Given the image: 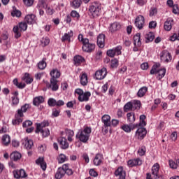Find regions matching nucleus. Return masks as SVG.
Wrapping results in <instances>:
<instances>
[{
    "instance_id": "f257e3e1",
    "label": "nucleus",
    "mask_w": 179,
    "mask_h": 179,
    "mask_svg": "<svg viewBox=\"0 0 179 179\" xmlns=\"http://www.w3.org/2000/svg\"><path fill=\"white\" fill-rule=\"evenodd\" d=\"M90 134H92V128L87 127L83 130H79L76 137L79 139L80 142L86 143L87 141H89V138H90Z\"/></svg>"
},
{
    "instance_id": "f03ea898",
    "label": "nucleus",
    "mask_w": 179,
    "mask_h": 179,
    "mask_svg": "<svg viewBox=\"0 0 179 179\" xmlns=\"http://www.w3.org/2000/svg\"><path fill=\"white\" fill-rule=\"evenodd\" d=\"M29 109V104L25 103L24 106L21 107L20 109L17 110V113L15 114V120H13V125H18L20 122H23V117L24 115L23 113H26Z\"/></svg>"
},
{
    "instance_id": "7ed1b4c3",
    "label": "nucleus",
    "mask_w": 179,
    "mask_h": 179,
    "mask_svg": "<svg viewBox=\"0 0 179 179\" xmlns=\"http://www.w3.org/2000/svg\"><path fill=\"white\" fill-rule=\"evenodd\" d=\"M89 12L92 17H99L101 13V4L99 2H94L89 7Z\"/></svg>"
},
{
    "instance_id": "20e7f679",
    "label": "nucleus",
    "mask_w": 179,
    "mask_h": 179,
    "mask_svg": "<svg viewBox=\"0 0 179 179\" xmlns=\"http://www.w3.org/2000/svg\"><path fill=\"white\" fill-rule=\"evenodd\" d=\"M83 44L82 49L85 52H92L96 48V45L94 43H90L89 39H85Z\"/></svg>"
},
{
    "instance_id": "39448f33",
    "label": "nucleus",
    "mask_w": 179,
    "mask_h": 179,
    "mask_svg": "<svg viewBox=\"0 0 179 179\" xmlns=\"http://www.w3.org/2000/svg\"><path fill=\"white\" fill-rule=\"evenodd\" d=\"M121 50H122V47L121 46H117L113 49L108 50L107 51V55L110 58H114L115 55H120Z\"/></svg>"
},
{
    "instance_id": "423d86ee",
    "label": "nucleus",
    "mask_w": 179,
    "mask_h": 179,
    "mask_svg": "<svg viewBox=\"0 0 179 179\" xmlns=\"http://www.w3.org/2000/svg\"><path fill=\"white\" fill-rule=\"evenodd\" d=\"M107 76V69L102 68L101 70H98L95 73V79L97 80H102Z\"/></svg>"
},
{
    "instance_id": "0eeeda50",
    "label": "nucleus",
    "mask_w": 179,
    "mask_h": 179,
    "mask_svg": "<svg viewBox=\"0 0 179 179\" xmlns=\"http://www.w3.org/2000/svg\"><path fill=\"white\" fill-rule=\"evenodd\" d=\"M136 27L139 30H142L143 29V24H145V17L143 15H138L134 22Z\"/></svg>"
},
{
    "instance_id": "6e6552de",
    "label": "nucleus",
    "mask_w": 179,
    "mask_h": 179,
    "mask_svg": "<svg viewBox=\"0 0 179 179\" xmlns=\"http://www.w3.org/2000/svg\"><path fill=\"white\" fill-rule=\"evenodd\" d=\"M146 134H148L146 129L145 127H140L136 131V137L137 139L142 141L146 136Z\"/></svg>"
},
{
    "instance_id": "1a4fd4ad",
    "label": "nucleus",
    "mask_w": 179,
    "mask_h": 179,
    "mask_svg": "<svg viewBox=\"0 0 179 179\" xmlns=\"http://www.w3.org/2000/svg\"><path fill=\"white\" fill-rule=\"evenodd\" d=\"M134 47L133 48V51H138V47H141V45H142V42L141 41V34H136L134 36Z\"/></svg>"
},
{
    "instance_id": "9d476101",
    "label": "nucleus",
    "mask_w": 179,
    "mask_h": 179,
    "mask_svg": "<svg viewBox=\"0 0 179 179\" xmlns=\"http://www.w3.org/2000/svg\"><path fill=\"white\" fill-rule=\"evenodd\" d=\"M162 62H170L171 61V55L167 50H163L160 55Z\"/></svg>"
},
{
    "instance_id": "9b49d317",
    "label": "nucleus",
    "mask_w": 179,
    "mask_h": 179,
    "mask_svg": "<svg viewBox=\"0 0 179 179\" xmlns=\"http://www.w3.org/2000/svg\"><path fill=\"white\" fill-rule=\"evenodd\" d=\"M50 83L47 85L48 89H51L52 92H57L58 89H59V86L58 85V80L50 78Z\"/></svg>"
},
{
    "instance_id": "f8f14e48",
    "label": "nucleus",
    "mask_w": 179,
    "mask_h": 179,
    "mask_svg": "<svg viewBox=\"0 0 179 179\" xmlns=\"http://www.w3.org/2000/svg\"><path fill=\"white\" fill-rule=\"evenodd\" d=\"M160 169V165L157 163H155L152 168V176L153 178L158 179L160 178L159 175V169Z\"/></svg>"
},
{
    "instance_id": "ddd939ff",
    "label": "nucleus",
    "mask_w": 179,
    "mask_h": 179,
    "mask_svg": "<svg viewBox=\"0 0 179 179\" xmlns=\"http://www.w3.org/2000/svg\"><path fill=\"white\" fill-rule=\"evenodd\" d=\"M106 44V35L100 34L97 37V45L99 48H104Z\"/></svg>"
},
{
    "instance_id": "4468645a",
    "label": "nucleus",
    "mask_w": 179,
    "mask_h": 179,
    "mask_svg": "<svg viewBox=\"0 0 179 179\" xmlns=\"http://www.w3.org/2000/svg\"><path fill=\"white\" fill-rule=\"evenodd\" d=\"M48 125H50V123L47 120L43 121L41 123H36V134L40 133L41 129H44L45 127H48Z\"/></svg>"
},
{
    "instance_id": "2eb2a0df",
    "label": "nucleus",
    "mask_w": 179,
    "mask_h": 179,
    "mask_svg": "<svg viewBox=\"0 0 179 179\" xmlns=\"http://www.w3.org/2000/svg\"><path fill=\"white\" fill-rule=\"evenodd\" d=\"M129 167H134V166H142V160L141 159H129L127 162Z\"/></svg>"
},
{
    "instance_id": "dca6fc26",
    "label": "nucleus",
    "mask_w": 179,
    "mask_h": 179,
    "mask_svg": "<svg viewBox=\"0 0 179 179\" xmlns=\"http://www.w3.org/2000/svg\"><path fill=\"white\" fill-rule=\"evenodd\" d=\"M58 142L62 149H68L69 148V143L66 141V138L62 137L58 138Z\"/></svg>"
},
{
    "instance_id": "f3484780",
    "label": "nucleus",
    "mask_w": 179,
    "mask_h": 179,
    "mask_svg": "<svg viewBox=\"0 0 179 179\" xmlns=\"http://www.w3.org/2000/svg\"><path fill=\"white\" fill-rule=\"evenodd\" d=\"M36 20L37 18L36 17V15H34V14L27 15L24 18V21L28 24H34V23H35Z\"/></svg>"
},
{
    "instance_id": "a211bd4d",
    "label": "nucleus",
    "mask_w": 179,
    "mask_h": 179,
    "mask_svg": "<svg viewBox=\"0 0 179 179\" xmlns=\"http://www.w3.org/2000/svg\"><path fill=\"white\" fill-rule=\"evenodd\" d=\"M22 143L24 145V148L27 150H30L33 148V140H29V138L26 137L22 140Z\"/></svg>"
},
{
    "instance_id": "6ab92c4d",
    "label": "nucleus",
    "mask_w": 179,
    "mask_h": 179,
    "mask_svg": "<svg viewBox=\"0 0 179 179\" xmlns=\"http://www.w3.org/2000/svg\"><path fill=\"white\" fill-rule=\"evenodd\" d=\"M173 22H174V20L172 18H167L164 25V30L166 31H170V30H171L173 28Z\"/></svg>"
},
{
    "instance_id": "aec40b11",
    "label": "nucleus",
    "mask_w": 179,
    "mask_h": 179,
    "mask_svg": "<svg viewBox=\"0 0 179 179\" xmlns=\"http://www.w3.org/2000/svg\"><path fill=\"white\" fill-rule=\"evenodd\" d=\"M102 122L104 124V127H111V117L108 115H103L101 117Z\"/></svg>"
},
{
    "instance_id": "412c9836",
    "label": "nucleus",
    "mask_w": 179,
    "mask_h": 179,
    "mask_svg": "<svg viewBox=\"0 0 179 179\" xmlns=\"http://www.w3.org/2000/svg\"><path fill=\"white\" fill-rule=\"evenodd\" d=\"M115 176H116V177L119 176V179H125V172L124 171V169L122 166L117 168L115 171Z\"/></svg>"
},
{
    "instance_id": "4be33fe9",
    "label": "nucleus",
    "mask_w": 179,
    "mask_h": 179,
    "mask_svg": "<svg viewBox=\"0 0 179 179\" xmlns=\"http://www.w3.org/2000/svg\"><path fill=\"white\" fill-rule=\"evenodd\" d=\"M92 96L90 92H84L82 95L78 96V99L83 101H89V98Z\"/></svg>"
},
{
    "instance_id": "5701e85b",
    "label": "nucleus",
    "mask_w": 179,
    "mask_h": 179,
    "mask_svg": "<svg viewBox=\"0 0 179 179\" xmlns=\"http://www.w3.org/2000/svg\"><path fill=\"white\" fill-rule=\"evenodd\" d=\"M121 29V24L120 22H113L109 30L111 33H115V31H117Z\"/></svg>"
},
{
    "instance_id": "b1692460",
    "label": "nucleus",
    "mask_w": 179,
    "mask_h": 179,
    "mask_svg": "<svg viewBox=\"0 0 179 179\" xmlns=\"http://www.w3.org/2000/svg\"><path fill=\"white\" fill-rule=\"evenodd\" d=\"M50 75L51 76L50 79L57 80L61 76V72H59L57 69H55L50 71Z\"/></svg>"
},
{
    "instance_id": "393cba45",
    "label": "nucleus",
    "mask_w": 179,
    "mask_h": 179,
    "mask_svg": "<svg viewBox=\"0 0 179 179\" xmlns=\"http://www.w3.org/2000/svg\"><path fill=\"white\" fill-rule=\"evenodd\" d=\"M80 85H82V86H87V74H86V73H84L80 75Z\"/></svg>"
},
{
    "instance_id": "a878e982",
    "label": "nucleus",
    "mask_w": 179,
    "mask_h": 179,
    "mask_svg": "<svg viewBox=\"0 0 179 179\" xmlns=\"http://www.w3.org/2000/svg\"><path fill=\"white\" fill-rule=\"evenodd\" d=\"M42 103H44V97L42 96H36L33 100V104L36 106H40Z\"/></svg>"
},
{
    "instance_id": "bb28decb",
    "label": "nucleus",
    "mask_w": 179,
    "mask_h": 179,
    "mask_svg": "<svg viewBox=\"0 0 179 179\" xmlns=\"http://www.w3.org/2000/svg\"><path fill=\"white\" fill-rule=\"evenodd\" d=\"M65 176V171H64V167L58 168L57 171L55 174L56 179H61Z\"/></svg>"
},
{
    "instance_id": "cd10ccee",
    "label": "nucleus",
    "mask_w": 179,
    "mask_h": 179,
    "mask_svg": "<svg viewBox=\"0 0 179 179\" xmlns=\"http://www.w3.org/2000/svg\"><path fill=\"white\" fill-rule=\"evenodd\" d=\"M103 162V155L101 154H96L95 158L94 159V164L95 166H100Z\"/></svg>"
},
{
    "instance_id": "c85d7f7f",
    "label": "nucleus",
    "mask_w": 179,
    "mask_h": 179,
    "mask_svg": "<svg viewBox=\"0 0 179 179\" xmlns=\"http://www.w3.org/2000/svg\"><path fill=\"white\" fill-rule=\"evenodd\" d=\"M65 134L67 136V139L69 142H72L73 141V136L75 135V133L73 132V131L71 129H66Z\"/></svg>"
},
{
    "instance_id": "c756f323",
    "label": "nucleus",
    "mask_w": 179,
    "mask_h": 179,
    "mask_svg": "<svg viewBox=\"0 0 179 179\" xmlns=\"http://www.w3.org/2000/svg\"><path fill=\"white\" fill-rule=\"evenodd\" d=\"M1 141L4 146H8L10 143V136L8 134H5L2 136Z\"/></svg>"
},
{
    "instance_id": "7c9ffc66",
    "label": "nucleus",
    "mask_w": 179,
    "mask_h": 179,
    "mask_svg": "<svg viewBox=\"0 0 179 179\" xmlns=\"http://www.w3.org/2000/svg\"><path fill=\"white\" fill-rule=\"evenodd\" d=\"M155 40V33L148 32L145 35V43H150Z\"/></svg>"
},
{
    "instance_id": "2f4dec72",
    "label": "nucleus",
    "mask_w": 179,
    "mask_h": 179,
    "mask_svg": "<svg viewBox=\"0 0 179 179\" xmlns=\"http://www.w3.org/2000/svg\"><path fill=\"white\" fill-rule=\"evenodd\" d=\"M73 36V32L71 31L68 34H64V35L62 37V41H66V40L69 41V43H71V37Z\"/></svg>"
},
{
    "instance_id": "473e14b6",
    "label": "nucleus",
    "mask_w": 179,
    "mask_h": 179,
    "mask_svg": "<svg viewBox=\"0 0 179 179\" xmlns=\"http://www.w3.org/2000/svg\"><path fill=\"white\" fill-rule=\"evenodd\" d=\"M62 166L65 174H67V176H72V174H73V171H72L71 169H69V165H68V164H65Z\"/></svg>"
},
{
    "instance_id": "72a5a7b5",
    "label": "nucleus",
    "mask_w": 179,
    "mask_h": 179,
    "mask_svg": "<svg viewBox=\"0 0 179 179\" xmlns=\"http://www.w3.org/2000/svg\"><path fill=\"white\" fill-rule=\"evenodd\" d=\"M47 61L46 58H43L41 62L38 64V69H41V71L47 68V63L45 62Z\"/></svg>"
},
{
    "instance_id": "f704fd0d",
    "label": "nucleus",
    "mask_w": 179,
    "mask_h": 179,
    "mask_svg": "<svg viewBox=\"0 0 179 179\" xmlns=\"http://www.w3.org/2000/svg\"><path fill=\"white\" fill-rule=\"evenodd\" d=\"M136 125L130 124L129 125L128 124H124L122 127V129L124 131V132H131V129H134Z\"/></svg>"
},
{
    "instance_id": "c9c22d12",
    "label": "nucleus",
    "mask_w": 179,
    "mask_h": 179,
    "mask_svg": "<svg viewBox=\"0 0 179 179\" xmlns=\"http://www.w3.org/2000/svg\"><path fill=\"white\" fill-rule=\"evenodd\" d=\"M22 158V154L17 152H14L10 155V159L12 160H14V162H17V160H20V159Z\"/></svg>"
},
{
    "instance_id": "e433bc0d",
    "label": "nucleus",
    "mask_w": 179,
    "mask_h": 179,
    "mask_svg": "<svg viewBox=\"0 0 179 179\" xmlns=\"http://www.w3.org/2000/svg\"><path fill=\"white\" fill-rule=\"evenodd\" d=\"M81 5H82V0H73L71 3V6H72L73 9H78V8H80Z\"/></svg>"
},
{
    "instance_id": "4c0bfd02",
    "label": "nucleus",
    "mask_w": 179,
    "mask_h": 179,
    "mask_svg": "<svg viewBox=\"0 0 179 179\" xmlns=\"http://www.w3.org/2000/svg\"><path fill=\"white\" fill-rule=\"evenodd\" d=\"M22 80H24V82L29 85L33 82V78L30 77L29 73H25L24 76L22 77Z\"/></svg>"
},
{
    "instance_id": "58836bf2",
    "label": "nucleus",
    "mask_w": 179,
    "mask_h": 179,
    "mask_svg": "<svg viewBox=\"0 0 179 179\" xmlns=\"http://www.w3.org/2000/svg\"><path fill=\"white\" fill-rule=\"evenodd\" d=\"M146 92H148V87H143L138 90L137 95L138 97H143L146 94Z\"/></svg>"
},
{
    "instance_id": "ea45409f",
    "label": "nucleus",
    "mask_w": 179,
    "mask_h": 179,
    "mask_svg": "<svg viewBox=\"0 0 179 179\" xmlns=\"http://www.w3.org/2000/svg\"><path fill=\"white\" fill-rule=\"evenodd\" d=\"M85 61V59L82 56L78 55L74 57V64L76 65H79L80 64H82Z\"/></svg>"
},
{
    "instance_id": "a19ab883",
    "label": "nucleus",
    "mask_w": 179,
    "mask_h": 179,
    "mask_svg": "<svg viewBox=\"0 0 179 179\" xmlns=\"http://www.w3.org/2000/svg\"><path fill=\"white\" fill-rule=\"evenodd\" d=\"M160 67V64H155L152 69L150 70V74L151 75H155V73H158L159 70L157 69V68Z\"/></svg>"
},
{
    "instance_id": "79ce46f5",
    "label": "nucleus",
    "mask_w": 179,
    "mask_h": 179,
    "mask_svg": "<svg viewBox=\"0 0 179 179\" xmlns=\"http://www.w3.org/2000/svg\"><path fill=\"white\" fill-rule=\"evenodd\" d=\"M132 108H134V105L132 104V102H128L124 106V111L127 113L129 111V110H132Z\"/></svg>"
},
{
    "instance_id": "37998d69",
    "label": "nucleus",
    "mask_w": 179,
    "mask_h": 179,
    "mask_svg": "<svg viewBox=\"0 0 179 179\" xmlns=\"http://www.w3.org/2000/svg\"><path fill=\"white\" fill-rule=\"evenodd\" d=\"M127 115L129 122H131V124H132V122H135V114L133 113H129Z\"/></svg>"
},
{
    "instance_id": "c03bdc74",
    "label": "nucleus",
    "mask_w": 179,
    "mask_h": 179,
    "mask_svg": "<svg viewBox=\"0 0 179 179\" xmlns=\"http://www.w3.org/2000/svg\"><path fill=\"white\" fill-rule=\"evenodd\" d=\"M13 31L15 33V38H19L20 36H22V34L20 33V31H19V27L15 26L13 27Z\"/></svg>"
},
{
    "instance_id": "a18cd8bd",
    "label": "nucleus",
    "mask_w": 179,
    "mask_h": 179,
    "mask_svg": "<svg viewBox=\"0 0 179 179\" xmlns=\"http://www.w3.org/2000/svg\"><path fill=\"white\" fill-rule=\"evenodd\" d=\"M39 132H41L43 138H47V136H50V129H41Z\"/></svg>"
},
{
    "instance_id": "49530a36",
    "label": "nucleus",
    "mask_w": 179,
    "mask_h": 179,
    "mask_svg": "<svg viewBox=\"0 0 179 179\" xmlns=\"http://www.w3.org/2000/svg\"><path fill=\"white\" fill-rule=\"evenodd\" d=\"M11 15L13 17H20L22 16V12H20L19 10L15 9L11 13Z\"/></svg>"
},
{
    "instance_id": "de8ad7c7",
    "label": "nucleus",
    "mask_w": 179,
    "mask_h": 179,
    "mask_svg": "<svg viewBox=\"0 0 179 179\" xmlns=\"http://www.w3.org/2000/svg\"><path fill=\"white\" fill-rule=\"evenodd\" d=\"M20 31H26L27 30V24L26 22H20L19 24Z\"/></svg>"
},
{
    "instance_id": "09e8293b",
    "label": "nucleus",
    "mask_w": 179,
    "mask_h": 179,
    "mask_svg": "<svg viewBox=\"0 0 179 179\" xmlns=\"http://www.w3.org/2000/svg\"><path fill=\"white\" fill-rule=\"evenodd\" d=\"M57 160L60 164L65 163V161L66 160V156H65L64 154H60L57 158Z\"/></svg>"
},
{
    "instance_id": "8fccbe9b",
    "label": "nucleus",
    "mask_w": 179,
    "mask_h": 179,
    "mask_svg": "<svg viewBox=\"0 0 179 179\" xmlns=\"http://www.w3.org/2000/svg\"><path fill=\"white\" fill-rule=\"evenodd\" d=\"M48 104L50 107H55V106H57V100L54 99V98H50L48 101Z\"/></svg>"
},
{
    "instance_id": "3c124183",
    "label": "nucleus",
    "mask_w": 179,
    "mask_h": 179,
    "mask_svg": "<svg viewBox=\"0 0 179 179\" xmlns=\"http://www.w3.org/2000/svg\"><path fill=\"white\" fill-rule=\"evenodd\" d=\"M178 163H176L174 161L170 159L169 160V166L171 167V169H173V170L177 169V168L178 167Z\"/></svg>"
},
{
    "instance_id": "603ef678",
    "label": "nucleus",
    "mask_w": 179,
    "mask_h": 179,
    "mask_svg": "<svg viewBox=\"0 0 179 179\" xmlns=\"http://www.w3.org/2000/svg\"><path fill=\"white\" fill-rule=\"evenodd\" d=\"M157 73H158L159 79H162V78H164V75H166V69L158 70Z\"/></svg>"
},
{
    "instance_id": "864d4df0",
    "label": "nucleus",
    "mask_w": 179,
    "mask_h": 179,
    "mask_svg": "<svg viewBox=\"0 0 179 179\" xmlns=\"http://www.w3.org/2000/svg\"><path fill=\"white\" fill-rule=\"evenodd\" d=\"M25 6H32L34 3V0H22Z\"/></svg>"
},
{
    "instance_id": "5fc2aeb1",
    "label": "nucleus",
    "mask_w": 179,
    "mask_h": 179,
    "mask_svg": "<svg viewBox=\"0 0 179 179\" xmlns=\"http://www.w3.org/2000/svg\"><path fill=\"white\" fill-rule=\"evenodd\" d=\"M33 125V122L30 120H27L22 123L23 128H27V127H31Z\"/></svg>"
},
{
    "instance_id": "6e6d98bb",
    "label": "nucleus",
    "mask_w": 179,
    "mask_h": 179,
    "mask_svg": "<svg viewBox=\"0 0 179 179\" xmlns=\"http://www.w3.org/2000/svg\"><path fill=\"white\" fill-rule=\"evenodd\" d=\"M59 113H61V110L57 108H53L52 112V117H58V115H59Z\"/></svg>"
},
{
    "instance_id": "4d7b16f0",
    "label": "nucleus",
    "mask_w": 179,
    "mask_h": 179,
    "mask_svg": "<svg viewBox=\"0 0 179 179\" xmlns=\"http://www.w3.org/2000/svg\"><path fill=\"white\" fill-rule=\"evenodd\" d=\"M138 153L139 156H144L145 153H146V148L145 147H142L138 150Z\"/></svg>"
},
{
    "instance_id": "13d9d810",
    "label": "nucleus",
    "mask_w": 179,
    "mask_h": 179,
    "mask_svg": "<svg viewBox=\"0 0 179 179\" xmlns=\"http://www.w3.org/2000/svg\"><path fill=\"white\" fill-rule=\"evenodd\" d=\"M19 174H20V178H24L27 177V175L26 174V171L23 169H20L19 171Z\"/></svg>"
},
{
    "instance_id": "bf43d9fd",
    "label": "nucleus",
    "mask_w": 179,
    "mask_h": 179,
    "mask_svg": "<svg viewBox=\"0 0 179 179\" xmlns=\"http://www.w3.org/2000/svg\"><path fill=\"white\" fill-rule=\"evenodd\" d=\"M118 66V59H113L111 61V67L112 68H117Z\"/></svg>"
},
{
    "instance_id": "052dcab7",
    "label": "nucleus",
    "mask_w": 179,
    "mask_h": 179,
    "mask_svg": "<svg viewBox=\"0 0 179 179\" xmlns=\"http://www.w3.org/2000/svg\"><path fill=\"white\" fill-rule=\"evenodd\" d=\"M41 43L43 44V45H48L50 44V38H43L41 40Z\"/></svg>"
},
{
    "instance_id": "680f3d73",
    "label": "nucleus",
    "mask_w": 179,
    "mask_h": 179,
    "mask_svg": "<svg viewBox=\"0 0 179 179\" xmlns=\"http://www.w3.org/2000/svg\"><path fill=\"white\" fill-rule=\"evenodd\" d=\"M71 16H72V17H76V19H79V17H80V15L76 10H72L71 13Z\"/></svg>"
},
{
    "instance_id": "e2e57ef3",
    "label": "nucleus",
    "mask_w": 179,
    "mask_h": 179,
    "mask_svg": "<svg viewBox=\"0 0 179 179\" xmlns=\"http://www.w3.org/2000/svg\"><path fill=\"white\" fill-rule=\"evenodd\" d=\"M133 107L134 108H141V101H134V103H132Z\"/></svg>"
},
{
    "instance_id": "0e129e2a",
    "label": "nucleus",
    "mask_w": 179,
    "mask_h": 179,
    "mask_svg": "<svg viewBox=\"0 0 179 179\" xmlns=\"http://www.w3.org/2000/svg\"><path fill=\"white\" fill-rule=\"evenodd\" d=\"M12 100L13 106H17L19 104V98L17 96H13Z\"/></svg>"
},
{
    "instance_id": "69168bd1",
    "label": "nucleus",
    "mask_w": 179,
    "mask_h": 179,
    "mask_svg": "<svg viewBox=\"0 0 179 179\" xmlns=\"http://www.w3.org/2000/svg\"><path fill=\"white\" fill-rule=\"evenodd\" d=\"M157 13V9L152 8L150 10V16H155Z\"/></svg>"
},
{
    "instance_id": "338daca9",
    "label": "nucleus",
    "mask_w": 179,
    "mask_h": 179,
    "mask_svg": "<svg viewBox=\"0 0 179 179\" xmlns=\"http://www.w3.org/2000/svg\"><path fill=\"white\" fill-rule=\"evenodd\" d=\"M171 138L173 142H176L177 141V132L174 131L171 134Z\"/></svg>"
},
{
    "instance_id": "774afa93",
    "label": "nucleus",
    "mask_w": 179,
    "mask_h": 179,
    "mask_svg": "<svg viewBox=\"0 0 179 179\" xmlns=\"http://www.w3.org/2000/svg\"><path fill=\"white\" fill-rule=\"evenodd\" d=\"M141 68L143 69V71H146V69L149 68V64L148 63H143L141 65Z\"/></svg>"
}]
</instances>
